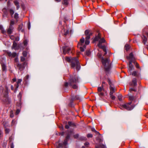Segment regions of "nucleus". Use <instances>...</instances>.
I'll list each match as a JSON object with an SVG mask.
<instances>
[{"instance_id":"nucleus-1","label":"nucleus","mask_w":148,"mask_h":148,"mask_svg":"<svg viewBox=\"0 0 148 148\" xmlns=\"http://www.w3.org/2000/svg\"><path fill=\"white\" fill-rule=\"evenodd\" d=\"M79 82L78 78L76 75L70 76L68 82H66L64 83V86L67 87L69 85L72 86L74 89H76L77 88V83Z\"/></svg>"},{"instance_id":"nucleus-2","label":"nucleus","mask_w":148,"mask_h":148,"mask_svg":"<svg viewBox=\"0 0 148 148\" xmlns=\"http://www.w3.org/2000/svg\"><path fill=\"white\" fill-rule=\"evenodd\" d=\"M65 60L68 62L71 63V66L72 68L75 69V67L77 71L79 70L80 66L77 57H66Z\"/></svg>"},{"instance_id":"nucleus-3","label":"nucleus","mask_w":148,"mask_h":148,"mask_svg":"<svg viewBox=\"0 0 148 148\" xmlns=\"http://www.w3.org/2000/svg\"><path fill=\"white\" fill-rule=\"evenodd\" d=\"M102 64L104 67L105 70L106 72H108L111 68V63L108 58H102L101 60Z\"/></svg>"},{"instance_id":"nucleus-4","label":"nucleus","mask_w":148,"mask_h":148,"mask_svg":"<svg viewBox=\"0 0 148 148\" xmlns=\"http://www.w3.org/2000/svg\"><path fill=\"white\" fill-rule=\"evenodd\" d=\"M127 59L130 60L128 71L131 74V71L134 69V66L132 64V63L134 62V58L132 53H130L129 56L127 57Z\"/></svg>"},{"instance_id":"nucleus-5","label":"nucleus","mask_w":148,"mask_h":148,"mask_svg":"<svg viewBox=\"0 0 148 148\" xmlns=\"http://www.w3.org/2000/svg\"><path fill=\"white\" fill-rule=\"evenodd\" d=\"M105 42V40L103 38L101 39L99 41V44H98V46L100 48L102 49L103 51L105 52L104 53V55H106L107 53L106 48L105 46V45H102V44L103 43H104Z\"/></svg>"},{"instance_id":"nucleus-6","label":"nucleus","mask_w":148,"mask_h":148,"mask_svg":"<svg viewBox=\"0 0 148 148\" xmlns=\"http://www.w3.org/2000/svg\"><path fill=\"white\" fill-rule=\"evenodd\" d=\"M9 90L7 86H5V90H4L5 93L3 94V101L6 103L9 102V98L8 96Z\"/></svg>"},{"instance_id":"nucleus-7","label":"nucleus","mask_w":148,"mask_h":148,"mask_svg":"<svg viewBox=\"0 0 148 148\" xmlns=\"http://www.w3.org/2000/svg\"><path fill=\"white\" fill-rule=\"evenodd\" d=\"M107 80L110 86V94L111 95L112 94H113L116 90V89L115 88L114 86L111 84L110 79L108 78Z\"/></svg>"},{"instance_id":"nucleus-8","label":"nucleus","mask_w":148,"mask_h":148,"mask_svg":"<svg viewBox=\"0 0 148 148\" xmlns=\"http://www.w3.org/2000/svg\"><path fill=\"white\" fill-rule=\"evenodd\" d=\"M132 102L128 103L126 104L123 105V107L127 110H130L134 108L135 105H131Z\"/></svg>"},{"instance_id":"nucleus-9","label":"nucleus","mask_w":148,"mask_h":148,"mask_svg":"<svg viewBox=\"0 0 148 148\" xmlns=\"http://www.w3.org/2000/svg\"><path fill=\"white\" fill-rule=\"evenodd\" d=\"M70 137V136L69 135H68L66 137L65 139L64 140L63 144L60 143L58 144V148H62L64 147L67 144V141L69 139Z\"/></svg>"},{"instance_id":"nucleus-10","label":"nucleus","mask_w":148,"mask_h":148,"mask_svg":"<svg viewBox=\"0 0 148 148\" xmlns=\"http://www.w3.org/2000/svg\"><path fill=\"white\" fill-rule=\"evenodd\" d=\"M26 64L25 62H24L22 64L18 63L17 64L16 66L20 71H22L25 68L24 65Z\"/></svg>"},{"instance_id":"nucleus-11","label":"nucleus","mask_w":148,"mask_h":148,"mask_svg":"<svg viewBox=\"0 0 148 148\" xmlns=\"http://www.w3.org/2000/svg\"><path fill=\"white\" fill-rule=\"evenodd\" d=\"M71 51V49L66 46H64L63 47V51L64 54L69 53Z\"/></svg>"},{"instance_id":"nucleus-12","label":"nucleus","mask_w":148,"mask_h":148,"mask_svg":"<svg viewBox=\"0 0 148 148\" xmlns=\"http://www.w3.org/2000/svg\"><path fill=\"white\" fill-rule=\"evenodd\" d=\"M22 81L21 79H18L16 82V84H15L14 86L15 87V89L14 91V92L15 93L16 92L17 89L19 86V84L21 83Z\"/></svg>"},{"instance_id":"nucleus-13","label":"nucleus","mask_w":148,"mask_h":148,"mask_svg":"<svg viewBox=\"0 0 148 148\" xmlns=\"http://www.w3.org/2000/svg\"><path fill=\"white\" fill-rule=\"evenodd\" d=\"M6 53L9 57L11 58L15 57L17 55L16 53L13 52L12 53L10 52H9L8 51H6Z\"/></svg>"},{"instance_id":"nucleus-14","label":"nucleus","mask_w":148,"mask_h":148,"mask_svg":"<svg viewBox=\"0 0 148 148\" xmlns=\"http://www.w3.org/2000/svg\"><path fill=\"white\" fill-rule=\"evenodd\" d=\"M14 27L13 26H9L8 28L7 29V33L8 34H11L13 31Z\"/></svg>"},{"instance_id":"nucleus-15","label":"nucleus","mask_w":148,"mask_h":148,"mask_svg":"<svg viewBox=\"0 0 148 148\" xmlns=\"http://www.w3.org/2000/svg\"><path fill=\"white\" fill-rule=\"evenodd\" d=\"M131 71H131V74H130V73H129L130 75H132L134 76H135V77H138L140 75V73L138 72V71H133V72L132 73V72H131Z\"/></svg>"},{"instance_id":"nucleus-16","label":"nucleus","mask_w":148,"mask_h":148,"mask_svg":"<svg viewBox=\"0 0 148 148\" xmlns=\"http://www.w3.org/2000/svg\"><path fill=\"white\" fill-rule=\"evenodd\" d=\"M75 124L69 121L68 122V124L66 125L65 126V128L66 129H68L69 128V126L74 127L75 126Z\"/></svg>"},{"instance_id":"nucleus-17","label":"nucleus","mask_w":148,"mask_h":148,"mask_svg":"<svg viewBox=\"0 0 148 148\" xmlns=\"http://www.w3.org/2000/svg\"><path fill=\"white\" fill-rule=\"evenodd\" d=\"M18 29L19 31H20L22 32H24V29L23 28V24H21L19 25Z\"/></svg>"},{"instance_id":"nucleus-18","label":"nucleus","mask_w":148,"mask_h":148,"mask_svg":"<svg viewBox=\"0 0 148 148\" xmlns=\"http://www.w3.org/2000/svg\"><path fill=\"white\" fill-rule=\"evenodd\" d=\"M103 39H104L103 38ZM102 38H101V34L100 33H99L98 34V36H97L94 39V40L95 41H98L99 40L100 41Z\"/></svg>"},{"instance_id":"nucleus-19","label":"nucleus","mask_w":148,"mask_h":148,"mask_svg":"<svg viewBox=\"0 0 148 148\" xmlns=\"http://www.w3.org/2000/svg\"><path fill=\"white\" fill-rule=\"evenodd\" d=\"M131 85L133 86H135L137 85V80L136 78H134L130 84Z\"/></svg>"},{"instance_id":"nucleus-20","label":"nucleus","mask_w":148,"mask_h":148,"mask_svg":"<svg viewBox=\"0 0 148 148\" xmlns=\"http://www.w3.org/2000/svg\"><path fill=\"white\" fill-rule=\"evenodd\" d=\"M12 49H14L15 50L18 49V47H17V44L15 41H14L13 43L12 46Z\"/></svg>"},{"instance_id":"nucleus-21","label":"nucleus","mask_w":148,"mask_h":148,"mask_svg":"<svg viewBox=\"0 0 148 148\" xmlns=\"http://www.w3.org/2000/svg\"><path fill=\"white\" fill-rule=\"evenodd\" d=\"M142 38L143 42L144 45H145L147 41V37L144 35L142 36Z\"/></svg>"},{"instance_id":"nucleus-22","label":"nucleus","mask_w":148,"mask_h":148,"mask_svg":"<svg viewBox=\"0 0 148 148\" xmlns=\"http://www.w3.org/2000/svg\"><path fill=\"white\" fill-rule=\"evenodd\" d=\"M2 11L4 13L3 15V17H5L7 16L8 15V13L6 9L5 8H4L3 9Z\"/></svg>"},{"instance_id":"nucleus-23","label":"nucleus","mask_w":148,"mask_h":148,"mask_svg":"<svg viewBox=\"0 0 148 148\" xmlns=\"http://www.w3.org/2000/svg\"><path fill=\"white\" fill-rule=\"evenodd\" d=\"M85 39L84 38H83L80 39V42L78 43L77 46L78 47H79V46L82 45V44L84 42Z\"/></svg>"},{"instance_id":"nucleus-24","label":"nucleus","mask_w":148,"mask_h":148,"mask_svg":"<svg viewBox=\"0 0 148 148\" xmlns=\"http://www.w3.org/2000/svg\"><path fill=\"white\" fill-rule=\"evenodd\" d=\"M1 66H2V71H5L6 70V66L5 64L3 63H1Z\"/></svg>"},{"instance_id":"nucleus-25","label":"nucleus","mask_w":148,"mask_h":148,"mask_svg":"<svg viewBox=\"0 0 148 148\" xmlns=\"http://www.w3.org/2000/svg\"><path fill=\"white\" fill-rule=\"evenodd\" d=\"M15 5L16 6V9L18 10L19 8V5L18 2L16 0L14 2Z\"/></svg>"},{"instance_id":"nucleus-26","label":"nucleus","mask_w":148,"mask_h":148,"mask_svg":"<svg viewBox=\"0 0 148 148\" xmlns=\"http://www.w3.org/2000/svg\"><path fill=\"white\" fill-rule=\"evenodd\" d=\"M0 29L1 30L2 33L3 34H4L5 33V31L4 29L3 26L1 25H0Z\"/></svg>"},{"instance_id":"nucleus-27","label":"nucleus","mask_w":148,"mask_h":148,"mask_svg":"<svg viewBox=\"0 0 148 148\" xmlns=\"http://www.w3.org/2000/svg\"><path fill=\"white\" fill-rule=\"evenodd\" d=\"M69 0H63V2L62 3L64 5H67L68 4V1Z\"/></svg>"},{"instance_id":"nucleus-28","label":"nucleus","mask_w":148,"mask_h":148,"mask_svg":"<svg viewBox=\"0 0 148 148\" xmlns=\"http://www.w3.org/2000/svg\"><path fill=\"white\" fill-rule=\"evenodd\" d=\"M14 24V21L13 20H12L10 21V23L9 25V26H13V25Z\"/></svg>"},{"instance_id":"nucleus-29","label":"nucleus","mask_w":148,"mask_h":148,"mask_svg":"<svg viewBox=\"0 0 148 148\" xmlns=\"http://www.w3.org/2000/svg\"><path fill=\"white\" fill-rule=\"evenodd\" d=\"M86 46L85 45H84L83 47H80L79 48L80 50L81 51H84V49L86 48Z\"/></svg>"},{"instance_id":"nucleus-30","label":"nucleus","mask_w":148,"mask_h":148,"mask_svg":"<svg viewBox=\"0 0 148 148\" xmlns=\"http://www.w3.org/2000/svg\"><path fill=\"white\" fill-rule=\"evenodd\" d=\"M103 90V87H98V92H101L102 90Z\"/></svg>"},{"instance_id":"nucleus-31","label":"nucleus","mask_w":148,"mask_h":148,"mask_svg":"<svg viewBox=\"0 0 148 148\" xmlns=\"http://www.w3.org/2000/svg\"><path fill=\"white\" fill-rule=\"evenodd\" d=\"M113 94L111 95L110 94V95L111 99L112 100H114L116 98V97L113 95Z\"/></svg>"},{"instance_id":"nucleus-32","label":"nucleus","mask_w":148,"mask_h":148,"mask_svg":"<svg viewBox=\"0 0 148 148\" xmlns=\"http://www.w3.org/2000/svg\"><path fill=\"white\" fill-rule=\"evenodd\" d=\"M86 54L88 56H90L91 54V52L90 51H87L86 52Z\"/></svg>"},{"instance_id":"nucleus-33","label":"nucleus","mask_w":148,"mask_h":148,"mask_svg":"<svg viewBox=\"0 0 148 148\" xmlns=\"http://www.w3.org/2000/svg\"><path fill=\"white\" fill-rule=\"evenodd\" d=\"M10 12L11 16L12 17V15L14 13V11L12 9H10Z\"/></svg>"},{"instance_id":"nucleus-34","label":"nucleus","mask_w":148,"mask_h":148,"mask_svg":"<svg viewBox=\"0 0 148 148\" xmlns=\"http://www.w3.org/2000/svg\"><path fill=\"white\" fill-rule=\"evenodd\" d=\"M18 15L17 13H15L14 15V18L16 19H17L18 18Z\"/></svg>"},{"instance_id":"nucleus-35","label":"nucleus","mask_w":148,"mask_h":148,"mask_svg":"<svg viewBox=\"0 0 148 148\" xmlns=\"http://www.w3.org/2000/svg\"><path fill=\"white\" fill-rule=\"evenodd\" d=\"M125 49L126 51H128L130 48V46L128 45H126L125 46Z\"/></svg>"},{"instance_id":"nucleus-36","label":"nucleus","mask_w":148,"mask_h":148,"mask_svg":"<svg viewBox=\"0 0 148 148\" xmlns=\"http://www.w3.org/2000/svg\"><path fill=\"white\" fill-rule=\"evenodd\" d=\"M22 54H23V56L24 57H26L27 55V52L25 51H23V52Z\"/></svg>"},{"instance_id":"nucleus-37","label":"nucleus","mask_w":148,"mask_h":148,"mask_svg":"<svg viewBox=\"0 0 148 148\" xmlns=\"http://www.w3.org/2000/svg\"><path fill=\"white\" fill-rule=\"evenodd\" d=\"M27 42H28L27 40H24L23 42L24 45L25 46H26L27 45Z\"/></svg>"},{"instance_id":"nucleus-38","label":"nucleus","mask_w":148,"mask_h":148,"mask_svg":"<svg viewBox=\"0 0 148 148\" xmlns=\"http://www.w3.org/2000/svg\"><path fill=\"white\" fill-rule=\"evenodd\" d=\"M129 99L130 101H132L134 99V97L132 96H130L129 97Z\"/></svg>"},{"instance_id":"nucleus-39","label":"nucleus","mask_w":148,"mask_h":148,"mask_svg":"<svg viewBox=\"0 0 148 148\" xmlns=\"http://www.w3.org/2000/svg\"><path fill=\"white\" fill-rule=\"evenodd\" d=\"M89 31L88 30H86L85 32V34L86 35H90L89 34Z\"/></svg>"},{"instance_id":"nucleus-40","label":"nucleus","mask_w":148,"mask_h":148,"mask_svg":"<svg viewBox=\"0 0 148 148\" xmlns=\"http://www.w3.org/2000/svg\"><path fill=\"white\" fill-rule=\"evenodd\" d=\"M99 95L100 96H103L104 95V93L103 92H98Z\"/></svg>"},{"instance_id":"nucleus-41","label":"nucleus","mask_w":148,"mask_h":148,"mask_svg":"<svg viewBox=\"0 0 148 148\" xmlns=\"http://www.w3.org/2000/svg\"><path fill=\"white\" fill-rule=\"evenodd\" d=\"M118 99L120 101H121L122 100V95H119L118 97Z\"/></svg>"},{"instance_id":"nucleus-42","label":"nucleus","mask_w":148,"mask_h":148,"mask_svg":"<svg viewBox=\"0 0 148 148\" xmlns=\"http://www.w3.org/2000/svg\"><path fill=\"white\" fill-rule=\"evenodd\" d=\"M90 35H86V40H89V39L90 38Z\"/></svg>"},{"instance_id":"nucleus-43","label":"nucleus","mask_w":148,"mask_h":148,"mask_svg":"<svg viewBox=\"0 0 148 148\" xmlns=\"http://www.w3.org/2000/svg\"><path fill=\"white\" fill-rule=\"evenodd\" d=\"M88 138H92V135L91 134H88L87 135Z\"/></svg>"},{"instance_id":"nucleus-44","label":"nucleus","mask_w":148,"mask_h":148,"mask_svg":"<svg viewBox=\"0 0 148 148\" xmlns=\"http://www.w3.org/2000/svg\"><path fill=\"white\" fill-rule=\"evenodd\" d=\"M25 58L23 57H21V60L22 62H23L25 60Z\"/></svg>"},{"instance_id":"nucleus-45","label":"nucleus","mask_w":148,"mask_h":148,"mask_svg":"<svg viewBox=\"0 0 148 148\" xmlns=\"http://www.w3.org/2000/svg\"><path fill=\"white\" fill-rule=\"evenodd\" d=\"M90 43V41L88 40H86L85 43L86 45H88Z\"/></svg>"},{"instance_id":"nucleus-46","label":"nucleus","mask_w":148,"mask_h":148,"mask_svg":"<svg viewBox=\"0 0 148 148\" xmlns=\"http://www.w3.org/2000/svg\"><path fill=\"white\" fill-rule=\"evenodd\" d=\"M29 75H27L25 77L24 79V80L26 81L29 78Z\"/></svg>"},{"instance_id":"nucleus-47","label":"nucleus","mask_w":148,"mask_h":148,"mask_svg":"<svg viewBox=\"0 0 148 148\" xmlns=\"http://www.w3.org/2000/svg\"><path fill=\"white\" fill-rule=\"evenodd\" d=\"M5 131L6 133H8L10 131V130L9 129L6 128L5 129Z\"/></svg>"},{"instance_id":"nucleus-48","label":"nucleus","mask_w":148,"mask_h":148,"mask_svg":"<svg viewBox=\"0 0 148 148\" xmlns=\"http://www.w3.org/2000/svg\"><path fill=\"white\" fill-rule=\"evenodd\" d=\"M79 136V135L78 134H76L74 136V138H78Z\"/></svg>"},{"instance_id":"nucleus-49","label":"nucleus","mask_w":148,"mask_h":148,"mask_svg":"<svg viewBox=\"0 0 148 148\" xmlns=\"http://www.w3.org/2000/svg\"><path fill=\"white\" fill-rule=\"evenodd\" d=\"M20 110L19 109H17V110H16V114H18L20 112Z\"/></svg>"},{"instance_id":"nucleus-50","label":"nucleus","mask_w":148,"mask_h":148,"mask_svg":"<svg viewBox=\"0 0 148 148\" xmlns=\"http://www.w3.org/2000/svg\"><path fill=\"white\" fill-rule=\"evenodd\" d=\"M14 114L12 112V111H11L10 112V117L11 118L13 117L14 116Z\"/></svg>"},{"instance_id":"nucleus-51","label":"nucleus","mask_w":148,"mask_h":148,"mask_svg":"<svg viewBox=\"0 0 148 148\" xmlns=\"http://www.w3.org/2000/svg\"><path fill=\"white\" fill-rule=\"evenodd\" d=\"M16 123V121L14 120H13L12 121V123H11V125H14Z\"/></svg>"},{"instance_id":"nucleus-52","label":"nucleus","mask_w":148,"mask_h":148,"mask_svg":"<svg viewBox=\"0 0 148 148\" xmlns=\"http://www.w3.org/2000/svg\"><path fill=\"white\" fill-rule=\"evenodd\" d=\"M89 144V143L88 142H86L84 143L86 147H88Z\"/></svg>"},{"instance_id":"nucleus-53","label":"nucleus","mask_w":148,"mask_h":148,"mask_svg":"<svg viewBox=\"0 0 148 148\" xmlns=\"http://www.w3.org/2000/svg\"><path fill=\"white\" fill-rule=\"evenodd\" d=\"M135 66L136 68H139V66L138 64L137 63H136L135 64Z\"/></svg>"},{"instance_id":"nucleus-54","label":"nucleus","mask_w":148,"mask_h":148,"mask_svg":"<svg viewBox=\"0 0 148 148\" xmlns=\"http://www.w3.org/2000/svg\"><path fill=\"white\" fill-rule=\"evenodd\" d=\"M68 33H69V30H66V32H65V33H64V35L65 36H66L68 34Z\"/></svg>"},{"instance_id":"nucleus-55","label":"nucleus","mask_w":148,"mask_h":148,"mask_svg":"<svg viewBox=\"0 0 148 148\" xmlns=\"http://www.w3.org/2000/svg\"><path fill=\"white\" fill-rule=\"evenodd\" d=\"M79 97L78 96H76L74 98V99H79Z\"/></svg>"},{"instance_id":"nucleus-56","label":"nucleus","mask_w":148,"mask_h":148,"mask_svg":"<svg viewBox=\"0 0 148 148\" xmlns=\"http://www.w3.org/2000/svg\"><path fill=\"white\" fill-rule=\"evenodd\" d=\"M10 38L12 40H14V37L13 35L10 36Z\"/></svg>"},{"instance_id":"nucleus-57","label":"nucleus","mask_w":148,"mask_h":148,"mask_svg":"<svg viewBox=\"0 0 148 148\" xmlns=\"http://www.w3.org/2000/svg\"><path fill=\"white\" fill-rule=\"evenodd\" d=\"M11 148H14V145L13 143H12L11 146H10Z\"/></svg>"},{"instance_id":"nucleus-58","label":"nucleus","mask_w":148,"mask_h":148,"mask_svg":"<svg viewBox=\"0 0 148 148\" xmlns=\"http://www.w3.org/2000/svg\"><path fill=\"white\" fill-rule=\"evenodd\" d=\"M6 143H3V147H6Z\"/></svg>"},{"instance_id":"nucleus-59","label":"nucleus","mask_w":148,"mask_h":148,"mask_svg":"<svg viewBox=\"0 0 148 148\" xmlns=\"http://www.w3.org/2000/svg\"><path fill=\"white\" fill-rule=\"evenodd\" d=\"M92 131L94 132H95L96 131V130L94 128H92L91 129Z\"/></svg>"},{"instance_id":"nucleus-60","label":"nucleus","mask_w":148,"mask_h":148,"mask_svg":"<svg viewBox=\"0 0 148 148\" xmlns=\"http://www.w3.org/2000/svg\"><path fill=\"white\" fill-rule=\"evenodd\" d=\"M19 38L18 37H16L15 38V40L16 41H18L19 40Z\"/></svg>"},{"instance_id":"nucleus-61","label":"nucleus","mask_w":148,"mask_h":148,"mask_svg":"<svg viewBox=\"0 0 148 148\" xmlns=\"http://www.w3.org/2000/svg\"><path fill=\"white\" fill-rule=\"evenodd\" d=\"M16 79L15 78H13L12 80V81L13 82H14L16 81Z\"/></svg>"},{"instance_id":"nucleus-62","label":"nucleus","mask_w":148,"mask_h":148,"mask_svg":"<svg viewBox=\"0 0 148 148\" xmlns=\"http://www.w3.org/2000/svg\"><path fill=\"white\" fill-rule=\"evenodd\" d=\"M2 132L0 130V138L2 136Z\"/></svg>"},{"instance_id":"nucleus-63","label":"nucleus","mask_w":148,"mask_h":148,"mask_svg":"<svg viewBox=\"0 0 148 148\" xmlns=\"http://www.w3.org/2000/svg\"><path fill=\"white\" fill-rule=\"evenodd\" d=\"M11 89L12 90H14V87H13V86L12 85H11Z\"/></svg>"},{"instance_id":"nucleus-64","label":"nucleus","mask_w":148,"mask_h":148,"mask_svg":"<svg viewBox=\"0 0 148 148\" xmlns=\"http://www.w3.org/2000/svg\"><path fill=\"white\" fill-rule=\"evenodd\" d=\"M21 93L20 92L18 95V97H19L20 98H21Z\"/></svg>"}]
</instances>
